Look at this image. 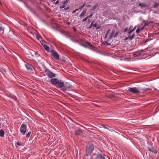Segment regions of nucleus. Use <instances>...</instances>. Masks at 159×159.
Here are the masks:
<instances>
[{
	"label": "nucleus",
	"instance_id": "nucleus-25",
	"mask_svg": "<svg viewBox=\"0 0 159 159\" xmlns=\"http://www.w3.org/2000/svg\"><path fill=\"white\" fill-rule=\"evenodd\" d=\"M31 132L30 131L28 132V133L26 134V137L27 138H29L30 137V135Z\"/></svg>",
	"mask_w": 159,
	"mask_h": 159
},
{
	"label": "nucleus",
	"instance_id": "nucleus-13",
	"mask_svg": "<svg viewBox=\"0 0 159 159\" xmlns=\"http://www.w3.org/2000/svg\"><path fill=\"white\" fill-rule=\"evenodd\" d=\"M106 96L108 98H112L115 97L114 94H107Z\"/></svg>",
	"mask_w": 159,
	"mask_h": 159
},
{
	"label": "nucleus",
	"instance_id": "nucleus-37",
	"mask_svg": "<svg viewBox=\"0 0 159 159\" xmlns=\"http://www.w3.org/2000/svg\"><path fill=\"white\" fill-rule=\"evenodd\" d=\"M98 25V24L96 23H95L93 25V26L94 27H97Z\"/></svg>",
	"mask_w": 159,
	"mask_h": 159
},
{
	"label": "nucleus",
	"instance_id": "nucleus-2",
	"mask_svg": "<svg viewBox=\"0 0 159 159\" xmlns=\"http://www.w3.org/2000/svg\"><path fill=\"white\" fill-rule=\"evenodd\" d=\"M149 88H146L144 89H140V91H141V92H140L137 89V88L136 87L134 88H130L129 87L128 88V91L129 92V93H132L133 94H137L140 93V92L142 93H143L148 89H149Z\"/></svg>",
	"mask_w": 159,
	"mask_h": 159
},
{
	"label": "nucleus",
	"instance_id": "nucleus-5",
	"mask_svg": "<svg viewBox=\"0 0 159 159\" xmlns=\"http://www.w3.org/2000/svg\"><path fill=\"white\" fill-rule=\"evenodd\" d=\"M94 146L93 144H90L86 148L87 152L91 153L94 150Z\"/></svg>",
	"mask_w": 159,
	"mask_h": 159
},
{
	"label": "nucleus",
	"instance_id": "nucleus-46",
	"mask_svg": "<svg viewBox=\"0 0 159 159\" xmlns=\"http://www.w3.org/2000/svg\"><path fill=\"white\" fill-rule=\"evenodd\" d=\"M133 27L132 26H130L129 29V30H130Z\"/></svg>",
	"mask_w": 159,
	"mask_h": 159
},
{
	"label": "nucleus",
	"instance_id": "nucleus-20",
	"mask_svg": "<svg viewBox=\"0 0 159 159\" xmlns=\"http://www.w3.org/2000/svg\"><path fill=\"white\" fill-rule=\"evenodd\" d=\"M102 44H106L107 46H108L110 45V44L108 43V41H104L102 43Z\"/></svg>",
	"mask_w": 159,
	"mask_h": 159
},
{
	"label": "nucleus",
	"instance_id": "nucleus-16",
	"mask_svg": "<svg viewBox=\"0 0 159 159\" xmlns=\"http://www.w3.org/2000/svg\"><path fill=\"white\" fill-rule=\"evenodd\" d=\"M85 43L88 46H89L91 48H94V47L91 44L88 42H86Z\"/></svg>",
	"mask_w": 159,
	"mask_h": 159
},
{
	"label": "nucleus",
	"instance_id": "nucleus-1",
	"mask_svg": "<svg viewBox=\"0 0 159 159\" xmlns=\"http://www.w3.org/2000/svg\"><path fill=\"white\" fill-rule=\"evenodd\" d=\"M45 72H47L46 75L48 78H52L50 80V81L52 84L56 85L58 88H61V90L63 92L69 90L68 89L70 88V86H68L67 85V82L65 84L61 80L60 81L57 78L52 79V78L56 76V75L48 69L45 70Z\"/></svg>",
	"mask_w": 159,
	"mask_h": 159
},
{
	"label": "nucleus",
	"instance_id": "nucleus-50",
	"mask_svg": "<svg viewBox=\"0 0 159 159\" xmlns=\"http://www.w3.org/2000/svg\"><path fill=\"white\" fill-rule=\"evenodd\" d=\"M107 34H106L105 36V37H104V38H105V39L107 38Z\"/></svg>",
	"mask_w": 159,
	"mask_h": 159
},
{
	"label": "nucleus",
	"instance_id": "nucleus-17",
	"mask_svg": "<svg viewBox=\"0 0 159 159\" xmlns=\"http://www.w3.org/2000/svg\"><path fill=\"white\" fill-rule=\"evenodd\" d=\"M98 3H96L95 5L92 8L91 10H93L95 9L98 7Z\"/></svg>",
	"mask_w": 159,
	"mask_h": 159
},
{
	"label": "nucleus",
	"instance_id": "nucleus-33",
	"mask_svg": "<svg viewBox=\"0 0 159 159\" xmlns=\"http://www.w3.org/2000/svg\"><path fill=\"white\" fill-rule=\"evenodd\" d=\"M145 26H146L144 25L141 28H139V29H140V31L141 30H142L144 28V27H145Z\"/></svg>",
	"mask_w": 159,
	"mask_h": 159
},
{
	"label": "nucleus",
	"instance_id": "nucleus-38",
	"mask_svg": "<svg viewBox=\"0 0 159 159\" xmlns=\"http://www.w3.org/2000/svg\"><path fill=\"white\" fill-rule=\"evenodd\" d=\"M148 42V40H147L146 41H145V40H143L142 41V43H143V44H145L146 42Z\"/></svg>",
	"mask_w": 159,
	"mask_h": 159
},
{
	"label": "nucleus",
	"instance_id": "nucleus-4",
	"mask_svg": "<svg viewBox=\"0 0 159 159\" xmlns=\"http://www.w3.org/2000/svg\"><path fill=\"white\" fill-rule=\"evenodd\" d=\"M51 52L52 55L56 60H58L59 59V54L54 50H51Z\"/></svg>",
	"mask_w": 159,
	"mask_h": 159
},
{
	"label": "nucleus",
	"instance_id": "nucleus-58",
	"mask_svg": "<svg viewBox=\"0 0 159 159\" xmlns=\"http://www.w3.org/2000/svg\"><path fill=\"white\" fill-rule=\"evenodd\" d=\"M93 24V22H92V23H91V25H91V26H92V25Z\"/></svg>",
	"mask_w": 159,
	"mask_h": 159
},
{
	"label": "nucleus",
	"instance_id": "nucleus-45",
	"mask_svg": "<svg viewBox=\"0 0 159 159\" xmlns=\"http://www.w3.org/2000/svg\"><path fill=\"white\" fill-rule=\"evenodd\" d=\"M110 31V30L109 29L107 32L106 34H108Z\"/></svg>",
	"mask_w": 159,
	"mask_h": 159
},
{
	"label": "nucleus",
	"instance_id": "nucleus-56",
	"mask_svg": "<svg viewBox=\"0 0 159 159\" xmlns=\"http://www.w3.org/2000/svg\"><path fill=\"white\" fill-rule=\"evenodd\" d=\"M70 96H71V97H73L72 96V95L71 94H70Z\"/></svg>",
	"mask_w": 159,
	"mask_h": 159
},
{
	"label": "nucleus",
	"instance_id": "nucleus-40",
	"mask_svg": "<svg viewBox=\"0 0 159 159\" xmlns=\"http://www.w3.org/2000/svg\"><path fill=\"white\" fill-rule=\"evenodd\" d=\"M26 6L27 8H29L30 10H32V9L31 8H30L28 6L26 5Z\"/></svg>",
	"mask_w": 159,
	"mask_h": 159
},
{
	"label": "nucleus",
	"instance_id": "nucleus-47",
	"mask_svg": "<svg viewBox=\"0 0 159 159\" xmlns=\"http://www.w3.org/2000/svg\"><path fill=\"white\" fill-rule=\"evenodd\" d=\"M66 24H67L68 25H69L70 24V22H66Z\"/></svg>",
	"mask_w": 159,
	"mask_h": 159
},
{
	"label": "nucleus",
	"instance_id": "nucleus-42",
	"mask_svg": "<svg viewBox=\"0 0 159 159\" xmlns=\"http://www.w3.org/2000/svg\"><path fill=\"white\" fill-rule=\"evenodd\" d=\"M59 3V1H57L55 3V4L56 5L57 4Z\"/></svg>",
	"mask_w": 159,
	"mask_h": 159
},
{
	"label": "nucleus",
	"instance_id": "nucleus-7",
	"mask_svg": "<svg viewBox=\"0 0 159 159\" xmlns=\"http://www.w3.org/2000/svg\"><path fill=\"white\" fill-rule=\"evenodd\" d=\"M114 33L115 31L114 30H112L108 38L109 39H111L112 38L113 36L114 38L116 37L117 36V35L119 34V32L118 31H116L115 33V34L114 35Z\"/></svg>",
	"mask_w": 159,
	"mask_h": 159
},
{
	"label": "nucleus",
	"instance_id": "nucleus-32",
	"mask_svg": "<svg viewBox=\"0 0 159 159\" xmlns=\"http://www.w3.org/2000/svg\"><path fill=\"white\" fill-rule=\"evenodd\" d=\"M101 27V26L100 25H97V28H96V30H98L100 29Z\"/></svg>",
	"mask_w": 159,
	"mask_h": 159
},
{
	"label": "nucleus",
	"instance_id": "nucleus-49",
	"mask_svg": "<svg viewBox=\"0 0 159 159\" xmlns=\"http://www.w3.org/2000/svg\"><path fill=\"white\" fill-rule=\"evenodd\" d=\"M88 17L87 16L83 20H87L88 19Z\"/></svg>",
	"mask_w": 159,
	"mask_h": 159
},
{
	"label": "nucleus",
	"instance_id": "nucleus-14",
	"mask_svg": "<svg viewBox=\"0 0 159 159\" xmlns=\"http://www.w3.org/2000/svg\"><path fill=\"white\" fill-rule=\"evenodd\" d=\"M4 134V132L3 129H1L0 130V136L1 137H3Z\"/></svg>",
	"mask_w": 159,
	"mask_h": 159
},
{
	"label": "nucleus",
	"instance_id": "nucleus-41",
	"mask_svg": "<svg viewBox=\"0 0 159 159\" xmlns=\"http://www.w3.org/2000/svg\"><path fill=\"white\" fill-rule=\"evenodd\" d=\"M86 155L87 156H89V155L91 153L88 152H87V151H86Z\"/></svg>",
	"mask_w": 159,
	"mask_h": 159
},
{
	"label": "nucleus",
	"instance_id": "nucleus-59",
	"mask_svg": "<svg viewBox=\"0 0 159 159\" xmlns=\"http://www.w3.org/2000/svg\"><path fill=\"white\" fill-rule=\"evenodd\" d=\"M56 24V26H58L57 24Z\"/></svg>",
	"mask_w": 159,
	"mask_h": 159
},
{
	"label": "nucleus",
	"instance_id": "nucleus-54",
	"mask_svg": "<svg viewBox=\"0 0 159 159\" xmlns=\"http://www.w3.org/2000/svg\"><path fill=\"white\" fill-rule=\"evenodd\" d=\"M82 46H84V47H86V46L85 45H84L82 44Z\"/></svg>",
	"mask_w": 159,
	"mask_h": 159
},
{
	"label": "nucleus",
	"instance_id": "nucleus-30",
	"mask_svg": "<svg viewBox=\"0 0 159 159\" xmlns=\"http://www.w3.org/2000/svg\"><path fill=\"white\" fill-rule=\"evenodd\" d=\"M36 38H37V39L39 40H40V39H41V37L39 36H38V35H37V37H36Z\"/></svg>",
	"mask_w": 159,
	"mask_h": 159
},
{
	"label": "nucleus",
	"instance_id": "nucleus-62",
	"mask_svg": "<svg viewBox=\"0 0 159 159\" xmlns=\"http://www.w3.org/2000/svg\"><path fill=\"white\" fill-rule=\"evenodd\" d=\"M52 0V1H55L56 0Z\"/></svg>",
	"mask_w": 159,
	"mask_h": 159
},
{
	"label": "nucleus",
	"instance_id": "nucleus-11",
	"mask_svg": "<svg viewBox=\"0 0 159 159\" xmlns=\"http://www.w3.org/2000/svg\"><path fill=\"white\" fill-rule=\"evenodd\" d=\"M82 133V130L81 129H79L76 130L75 134L76 135H80Z\"/></svg>",
	"mask_w": 159,
	"mask_h": 159
},
{
	"label": "nucleus",
	"instance_id": "nucleus-26",
	"mask_svg": "<svg viewBox=\"0 0 159 159\" xmlns=\"http://www.w3.org/2000/svg\"><path fill=\"white\" fill-rule=\"evenodd\" d=\"M69 0H66L65 1L62 2V3L64 5L66 4L68 2Z\"/></svg>",
	"mask_w": 159,
	"mask_h": 159
},
{
	"label": "nucleus",
	"instance_id": "nucleus-6",
	"mask_svg": "<svg viewBox=\"0 0 159 159\" xmlns=\"http://www.w3.org/2000/svg\"><path fill=\"white\" fill-rule=\"evenodd\" d=\"M25 66L26 67L27 70L29 72L32 71H33V69H34V67L30 64L26 63L25 64Z\"/></svg>",
	"mask_w": 159,
	"mask_h": 159
},
{
	"label": "nucleus",
	"instance_id": "nucleus-24",
	"mask_svg": "<svg viewBox=\"0 0 159 159\" xmlns=\"http://www.w3.org/2000/svg\"><path fill=\"white\" fill-rule=\"evenodd\" d=\"M85 5V2L84 3V4L82 5L78 9H78V10H81L84 7Z\"/></svg>",
	"mask_w": 159,
	"mask_h": 159
},
{
	"label": "nucleus",
	"instance_id": "nucleus-3",
	"mask_svg": "<svg viewBox=\"0 0 159 159\" xmlns=\"http://www.w3.org/2000/svg\"><path fill=\"white\" fill-rule=\"evenodd\" d=\"M27 126L25 124H23L20 128V131L23 135H24L26 131Z\"/></svg>",
	"mask_w": 159,
	"mask_h": 159
},
{
	"label": "nucleus",
	"instance_id": "nucleus-15",
	"mask_svg": "<svg viewBox=\"0 0 159 159\" xmlns=\"http://www.w3.org/2000/svg\"><path fill=\"white\" fill-rule=\"evenodd\" d=\"M86 10H84L81 13L80 15V17H83L84 15V14L86 13Z\"/></svg>",
	"mask_w": 159,
	"mask_h": 159
},
{
	"label": "nucleus",
	"instance_id": "nucleus-12",
	"mask_svg": "<svg viewBox=\"0 0 159 159\" xmlns=\"http://www.w3.org/2000/svg\"><path fill=\"white\" fill-rule=\"evenodd\" d=\"M42 45L43 46L44 48L45 49L46 51H47L48 52H49V48L48 46H47L46 45H43L42 43Z\"/></svg>",
	"mask_w": 159,
	"mask_h": 159
},
{
	"label": "nucleus",
	"instance_id": "nucleus-36",
	"mask_svg": "<svg viewBox=\"0 0 159 159\" xmlns=\"http://www.w3.org/2000/svg\"><path fill=\"white\" fill-rule=\"evenodd\" d=\"M134 31V30H130L129 33H128V34H130L132 32H133V31Z\"/></svg>",
	"mask_w": 159,
	"mask_h": 159
},
{
	"label": "nucleus",
	"instance_id": "nucleus-27",
	"mask_svg": "<svg viewBox=\"0 0 159 159\" xmlns=\"http://www.w3.org/2000/svg\"><path fill=\"white\" fill-rule=\"evenodd\" d=\"M159 6V4L158 3H155L154 6V8H156Z\"/></svg>",
	"mask_w": 159,
	"mask_h": 159
},
{
	"label": "nucleus",
	"instance_id": "nucleus-60",
	"mask_svg": "<svg viewBox=\"0 0 159 159\" xmlns=\"http://www.w3.org/2000/svg\"><path fill=\"white\" fill-rule=\"evenodd\" d=\"M91 26L90 25V26H89V28H91Z\"/></svg>",
	"mask_w": 159,
	"mask_h": 159
},
{
	"label": "nucleus",
	"instance_id": "nucleus-43",
	"mask_svg": "<svg viewBox=\"0 0 159 159\" xmlns=\"http://www.w3.org/2000/svg\"><path fill=\"white\" fill-rule=\"evenodd\" d=\"M72 29L75 32L76 31V30L74 27H73Z\"/></svg>",
	"mask_w": 159,
	"mask_h": 159
},
{
	"label": "nucleus",
	"instance_id": "nucleus-35",
	"mask_svg": "<svg viewBox=\"0 0 159 159\" xmlns=\"http://www.w3.org/2000/svg\"><path fill=\"white\" fill-rule=\"evenodd\" d=\"M70 8V7H66V8H64V10H65V11H66L68 9H69Z\"/></svg>",
	"mask_w": 159,
	"mask_h": 159
},
{
	"label": "nucleus",
	"instance_id": "nucleus-52",
	"mask_svg": "<svg viewBox=\"0 0 159 159\" xmlns=\"http://www.w3.org/2000/svg\"><path fill=\"white\" fill-rule=\"evenodd\" d=\"M43 22L44 23H46V24H47H47L46 23V22L45 20H43Z\"/></svg>",
	"mask_w": 159,
	"mask_h": 159
},
{
	"label": "nucleus",
	"instance_id": "nucleus-23",
	"mask_svg": "<svg viewBox=\"0 0 159 159\" xmlns=\"http://www.w3.org/2000/svg\"><path fill=\"white\" fill-rule=\"evenodd\" d=\"M134 34H133L131 36H130L128 37V38H129V39L130 40H131L134 37Z\"/></svg>",
	"mask_w": 159,
	"mask_h": 159
},
{
	"label": "nucleus",
	"instance_id": "nucleus-31",
	"mask_svg": "<svg viewBox=\"0 0 159 159\" xmlns=\"http://www.w3.org/2000/svg\"><path fill=\"white\" fill-rule=\"evenodd\" d=\"M66 6L65 5L63 4V5L61 6H60V9H61L62 8H65V7Z\"/></svg>",
	"mask_w": 159,
	"mask_h": 159
},
{
	"label": "nucleus",
	"instance_id": "nucleus-18",
	"mask_svg": "<svg viewBox=\"0 0 159 159\" xmlns=\"http://www.w3.org/2000/svg\"><path fill=\"white\" fill-rule=\"evenodd\" d=\"M141 54V52L140 51L136 52L135 54H134V57L137 56Z\"/></svg>",
	"mask_w": 159,
	"mask_h": 159
},
{
	"label": "nucleus",
	"instance_id": "nucleus-19",
	"mask_svg": "<svg viewBox=\"0 0 159 159\" xmlns=\"http://www.w3.org/2000/svg\"><path fill=\"white\" fill-rule=\"evenodd\" d=\"M139 6L142 7H145L147 5L143 4V3H139Z\"/></svg>",
	"mask_w": 159,
	"mask_h": 159
},
{
	"label": "nucleus",
	"instance_id": "nucleus-57",
	"mask_svg": "<svg viewBox=\"0 0 159 159\" xmlns=\"http://www.w3.org/2000/svg\"><path fill=\"white\" fill-rule=\"evenodd\" d=\"M45 42V41H42V43L43 44H44V43Z\"/></svg>",
	"mask_w": 159,
	"mask_h": 159
},
{
	"label": "nucleus",
	"instance_id": "nucleus-53",
	"mask_svg": "<svg viewBox=\"0 0 159 159\" xmlns=\"http://www.w3.org/2000/svg\"><path fill=\"white\" fill-rule=\"evenodd\" d=\"M129 39V38H128V37H127V38H125V40H127V39Z\"/></svg>",
	"mask_w": 159,
	"mask_h": 159
},
{
	"label": "nucleus",
	"instance_id": "nucleus-64",
	"mask_svg": "<svg viewBox=\"0 0 159 159\" xmlns=\"http://www.w3.org/2000/svg\"><path fill=\"white\" fill-rule=\"evenodd\" d=\"M52 24H53V23L52 22H51Z\"/></svg>",
	"mask_w": 159,
	"mask_h": 159
},
{
	"label": "nucleus",
	"instance_id": "nucleus-63",
	"mask_svg": "<svg viewBox=\"0 0 159 159\" xmlns=\"http://www.w3.org/2000/svg\"><path fill=\"white\" fill-rule=\"evenodd\" d=\"M83 21H84H84H85L86 20H83Z\"/></svg>",
	"mask_w": 159,
	"mask_h": 159
},
{
	"label": "nucleus",
	"instance_id": "nucleus-8",
	"mask_svg": "<svg viewBox=\"0 0 159 159\" xmlns=\"http://www.w3.org/2000/svg\"><path fill=\"white\" fill-rule=\"evenodd\" d=\"M143 22L144 23L145 25L148 26H150L154 23V20H150L149 22H147L145 20H143Z\"/></svg>",
	"mask_w": 159,
	"mask_h": 159
},
{
	"label": "nucleus",
	"instance_id": "nucleus-21",
	"mask_svg": "<svg viewBox=\"0 0 159 159\" xmlns=\"http://www.w3.org/2000/svg\"><path fill=\"white\" fill-rule=\"evenodd\" d=\"M4 30V28L2 26V25L0 23V31H3Z\"/></svg>",
	"mask_w": 159,
	"mask_h": 159
},
{
	"label": "nucleus",
	"instance_id": "nucleus-44",
	"mask_svg": "<svg viewBox=\"0 0 159 159\" xmlns=\"http://www.w3.org/2000/svg\"><path fill=\"white\" fill-rule=\"evenodd\" d=\"M128 30V29L127 28H126L125 29H124V32H126Z\"/></svg>",
	"mask_w": 159,
	"mask_h": 159
},
{
	"label": "nucleus",
	"instance_id": "nucleus-28",
	"mask_svg": "<svg viewBox=\"0 0 159 159\" xmlns=\"http://www.w3.org/2000/svg\"><path fill=\"white\" fill-rule=\"evenodd\" d=\"M140 31V30L139 29V28H138L136 30V32L137 33H139Z\"/></svg>",
	"mask_w": 159,
	"mask_h": 159
},
{
	"label": "nucleus",
	"instance_id": "nucleus-39",
	"mask_svg": "<svg viewBox=\"0 0 159 159\" xmlns=\"http://www.w3.org/2000/svg\"><path fill=\"white\" fill-rule=\"evenodd\" d=\"M78 11V9H76L74 11H72V13L73 14L74 13L76 12V11Z\"/></svg>",
	"mask_w": 159,
	"mask_h": 159
},
{
	"label": "nucleus",
	"instance_id": "nucleus-48",
	"mask_svg": "<svg viewBox=\"0 0 159 159\" xmlns=\"http://www.w3.org/2000/svg\"><path fill=\"white\" fill-rule=\"evenodd\" d=\"M91 5H87V7H91Z\"/></svg>",
	"mask_w": 159,
	"mask_h": 159
},
{
	"label": "nucleus",
	"instance_id": "nucleus-34",
	"mask_svg": "<svg viewBox=\"0 0 159 159\" xmlns=\"http://www.w3.org/2000/svg\"><path fill=\"white\" fill-rule=\"evenodd\" d=\"M16 144L17 145H18L19 146H20L21 145V143L19 141H18L17 142Z\"/></svg>",
	"mask_w": 159,
	"mask_h": 159
},
{
	"label": "nucleus",
	"instance_id": "nucleus-22",
	"mask_svg": "<svg viewBox=\"0 0 159 159\" xmlns=\"http://www.w3.org/2000/svg\"><path fill=\"white\" fill-rule=\"evenodd\" d=\"M11 98H12V99H14L15 101H17V100L16 97L14 95H11Z\"/></svg>",
	"mask_w": 159,
	"mask_h": 159
},
{
	"label": "nucleus",
	"instance_id": "nucleus-55",
	"mask_svg": "<svg viewBox=\"0 0 159 159\" xmlns=\"http://www.w3.org/2000/svg\"><path fill=\"white\" fill-rule=\"evenodd\" d=\"M24 25H25V26H26L27 25V24L26 23H25L24 24Z\"/></svg>",
	"mask_w": 159,
	"mask_h": 159
},
{
	"label": "nucleus",
	"instance_id": "nucleus-29",
	"mask_svg": "<svg viewBox=\"0 0 159 159\" xmlns=\"http://www.w3.org/2000/svg\"><path fill=\"white\" fill-rule=\"evenodd\" d=\"M93 15V13H92L89 16H88L87 17H88V18H90Z\"/></svg>",
	"mask_w": 159,
	"mask_h": 159
},
{
	"label": "nucleus",
	"instance_id": "nucleus-10",
	"mask_svg": "<svg viewBox=\"0 0 159 159\" xmlns=\"http://www.w3.org/2000/svg\"><path fill=\"white\" fill-rule=\"evenodd\" d=\"M148 150L149 151H150L154 153L155 154H156L157 153V151L155 150L153 148H151L150 147H148Z\"/></svg>",
	"mask_w": 159,
	"mask_h": 159
},
{
	"label": "nucleus",
	"instance_id": "nucleus-61",
	"mask_svg": "<svg viewBox=\"0 0 159 159\" xmlns=\"http://www.w3.org/2000/svg\"><path fill=\"white\" fill-rule=\"evenodd\" d=\"M0 4H2L1 2L0 1Z\"/></svg>",
	"mask_w": 159,
	"mask_h": 159
},
{
	"label": "nucleus",
	"instance_id": "nucleus-51",
	"mask_svg": "<svg viewBox=\"0 0 159 159\" xmlns=\"http://www.w3.org/2000/svg\"><path fill=\"white\" fill-rule=\"evenodd\" d=\"M136 26H135L134 28L132 30H134V31L136 29Z\"/></svg>",
	"mask_w": 159,
	"mask_h": 159
},
{
	"label": "nucleus",
	"instance_id": "nucleus-9",
	"mask_svg": "<svg viewBox=\"0 0 159 159\" xmlns=\"http://www.w3.org/2000/svg\"><path fill=\"white\" fill-rule=\"evenodd\" d=\"M104 154L102 155L100 154H98L96 158L97 159H105Z\"/></svg>",
	"mask_w": 159,
	"mask_h": 159
}]
</instances>
